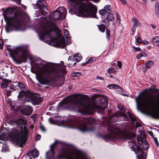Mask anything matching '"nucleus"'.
Returning a JSON list of instances; mask_svg holds the SVG:
<instances>
[{
    "label": "nucleus",
    "mask_w": 159,
    "mask_h": 159,
    "mask_svg": "<svg viewBox=\"0 0 159 159\" xmlns=\"http://www.w3.org/2000/svg\"><path fill=\"white\" fill-rule=\"evenodd\" d=\"M108 133L102 136V139L106 141L109 139H129L131 141L132 145L131 148L135 152L138 159H146L147 152L143 151L141 148L144 150H147L149 145L146 141V138L144 136L142 137L138 136L137 140L139 146L137 145L136 141V134L133 132H129L125 134L120 131L115 125H110L107 128Z\"/></svg>",
    "instance_id": "f257e3e1"
},
{
    "label": "nucleus",
    "mask_w": 159,
    "mask_h": 159,
    "mask_svg": "<svg viewBox=\"0 0 159 159\" xmlns=\"http://www.w3.org/2000/svg\"><path fill=\"white\" fill-rule=\"evenodd\" d=\"M39 61L36 65L40 70L43 71V78L39 81L41 84L57 87L63 84L65 78L63 76L66 74V66L41 59Z\"/></svg>",
    "instance_id": "f03ea898"
},
{
    "label": "nucleus",
    "mask_w": 159,
    "mask_h": 159,
    "mask_svg": "<svg viewBox=\"0 0 159 159\" xmlns=\"http://www.w3.org/2000/svg\"><path fill=\"white\" fill-rule=\"evenodd\" d=\"M61 106L70 110L80 113L83 115H90L93 109H100L103 111L107 106V100L106 98L100 100V104L97 106L95 104L92 106L88 101H83L80 98L71 97L65 98L61 102Z\"/></svg>",
    "instance_id": "7ed1b4c3"
},
{
    "label": "nucleus",
    "mask_w": 159,
    "mask_h": 159,
    "mask_svg": "<svg viewBox=\"0 0 159 159\" xmlns=\"http://www.w3.org/2000/svg\"><path fill=\"white\" fill-rule=\"evenodd\" d=\"M16 8L9 7L4 11V19L8 23L6 26L5 30L7 33L12 31H24L26 28L28 21L21 14L16 12Z\"/></svg>",
    "instance_id": "20e7f679"
},
{
    "label": "nucleus",
    "mask_w": 159,
    "mask_h": 159,
    "mask_svg": "<svg viewBox=\"0 0 159 159\" xmlns=\"http://www.w3.org/2000/svg\"><path fill=\"white\" fill-rule=\"evenodd\" d=\"M58 142L56 141L50 145V149L46 153V159H88L85 153L77 149L68 150L66 148L68 144L62 142L60 143L63 148L58 151V155L55 156L54 148Z\"/></svg>",
    "instance_id": "39448f33"
},
{
    "label": "nucleus",
    "mask_w": 159,
    "mask_h": 159,
    "mask_svg": "<svg viewBox=\"0 0 159 159\" xmlns=\"http://www.w3.org/2000/svg\"><path fill=\"white\" fill-rule=\"evenodd\" d=\"M10 124L12 125H20V130L16 128H12L8 134L9 139L13 143L22 146L26 141L28 131L26 127V124L22 119L11 120Z\"/></svg>",
    "instance_id": "423d86ee"
},
{
    "label": "nucleus",
    "mask_w": 159,
    "mask_h": 159,
    "mask_svg": "<svg viewBox=\"0 0 159 159\" xmlns=\"http://www.w3.org/2000/svg\"><path fill=\"white\" fill-rule=\"evenodd\" d=\"M50 17L48 18V20L46 17H41L40 18L39 26L38 29V31H37L39 39L45 42V38L48 36L51 38L52 37V28L55 25L54 22L51 20L54 21L55 20L63 19L60 14L59 12L56 10L50 15Z\"/></svg>",
    "instance_id": "0eeeda50"
},
{
    "label": "nucleus",
    "mask_w": 159,
    "mask_h": 159,
    "mask_svg": "<svg viewBox=\"0 0 159 159\" xmlns=\"http://www.w3.org/2000/svg\"><path fill=\"white\" fill-rule=\"evenodd\" d=\"M96 123L95 119L91 117L79 118L76 121L67 120L65 123L67 127L72 129H78L82 132H92L95 130L94 125Z\"/></svg>",
    "instance_id": "6e6552de"
},
{
    "label": "nucleus",
    "mask_w": 159,
    "mask_h": 159,
    "mask_svg": "<svg viewBox=\"0 0 159 159\" xmlns=\"http://www.w3.org/2000/svg\"><path fill=\"white\" fill-rule=\"evenodd\" d=\"M17 84L19 89L21 90L17 96L19 100L31 102L34 105L39 104L42 102V98L41 97L36 96L28 90L24 91L25 87L22 83H17Z\"/></svg>",
    "instance_id": "1a4fd4ad"
},
{
    "label": "nucleus",
    "mask_w": 159,
    "mask_h": 159,
    "mask_svg": "<svg viewBox=\"0 0 159 159\" xmlns=\"http://www.w3.org/2000/svg\"><path fill=\"white\" fill-rule=\"evenodd\" d=\"M29 56L28 47L24 45L16 47L12 54L13 60L18 64L25 62Z\"/></svg>",
    "instance_id": "9d476101"
},
{
    "label": "nucleus",
    "mask_w": 159,
    "mask_h": 159,
    "mask_svg": "<svg viewBox=\"0 0 159 159\" xmlns=\"http://www.w3.org/2000/svg\"><path fill=\"white\" fill-rule=\"evenodd\" d=\"M47 3L44 0H39L37 2L35 5H34V7L35 9H39L38 13H39L41 15L46 16L47 12L44 11L45 9L48 11V9L46 7Z\"/></svg>",
    "instance_id": "9b49d317"
},
{
    "label": "nucleus",
    "mask_w": 159,
    "mask_h": 159,
    "mask_svg": "<svg viewBox=\"0 0 159 159\" xmlns=\"http://www.w3.org/2000/svg\"><path fill=\"white\" fill-rule=\"evenodd\" d=\"M82 56L79 53L75 54L73 57H70L68 58L69 63L67 65L69 67H72L76 64V62L73 63L74 61L79 62L82 59Z\"/></svg>",
    "instance_id": "f8f14e48"
},
{
    "label": "nucleus",
    "mask_w": 159,
    "mask_h": 159,
    "mask_svg": "<svg viewBox=\"0 0 159 159\" xmlns=\"http://www.w3.org/2000/svg\"><path fill=\"white\" fill-rule=\"evenodd\" d=\"M103 22L105 23H108L109 21H113L114 19V16L112 13H107L104 15L101 16Z\"/></svg>",
    "instance_id": "ddd939ff"
},
{
    "label": "nucleus",
    "mask_w": 159,
    "mask_h": 159,
    "mask_svg": "<svg viewBox=\"0 0 159 159\" xmlns=\"http://www.w3.org/2000/svg\"><path fill=\"white\" fill-rule=\"evenodd\" d=\"M39 154V151L36 148H34L28 152L27 155L25 156V158L32 159V158H37Z\"/></svg>",
    "instance_id": "4468645a"
},
{
    "label": "nucleus",
    "mask_w": 159,
    "mask_h": 159,
    "mask_svg": "<svg viewBox=\"0 0 159 159\" xmlns=\"http://www.w3.org/2000/svg\"><path fill=\"white\" fill-rule=\"evenodd\" d=\"M6 74L1 75L0 74V79L2 80L3 82L1 84V87L2 88H5L8 87V83H11V81L4 78Z\"/></svg>",
    "instance_id": "2eb2a0df"
},
{
    "label": "nucleus",
    "mask_w": 159,
    "mask_h": 159,
    "mask_svg": "<svg viewBox=\"0 0 159 159\" xmlns=\"http://www.w3.org/2000/svg\"><path fill=\"white\" fill-rule=\"evenodd\" d=\"M111 11V6L110 5H107L105 6L103 9L99 10V12L101 16L104 15L105 14L110 13Z\"/></svg>",
    "instance_id": "dca6fc26"
},
{
    "label": "nucleus",
    "mask_w": 159,
    "mask_h": 159,
    "mask_svg": "<svg viewBox=\"0 0 159 159\" xmlns=\"http://www.w3.org/2000/svg\"><path fill=\"white\" fill-rule=\"evenodd\" d=\"M32 107L29 106H26L24 107L22 111L23 114L25 116H29L32 112Z\"/></svg>",
    "instance_id": "f3484780"
},
{
    "label": "nucleus",
    "mask_w": 159,
    "mask_h": 159,
    "mask_svg": "<svg viewBox=\"0 0 159 159\" xmlns=\"http://www.w3.org/2000/svg\"><path fill=\"white\" fill-rule=\"evenodd\" d=\"M125 117V116H119L118 114H116L114 115H113L111 116H110L109 117V121L110 122H115L118 121L120 120V119L119 117Z\"/></svg>",
    "instance_id": "a211bd4d"
},
{
    "label": "nucleus",
    "mask_w": 159,
    "mask_h": 159,
    "mask_svg": "<svg viewBox=\"0 0 159 159\" xmlns=\"http://www.w3.org/2000/svg\"><path fill=\"white\" fill-rule=\"evenodd\" d=\"M61 15L62 19H64L66 17L67 12L66 9L63 7H59L57 10Z\"/></svg>",
    "instance_id": "6ab92c4d"
},
{
    "label": "nucleus",
    "mask_w": 159,
    "mask_h": 159,
    "mask_svg": "<svg viewBox=\"0 0 159 159\" xmlns=\"http://www.w3.org/2000/svg\"><path fill=\"white\" fill-rule=\"evenodd\" d=\"M132 21L133 22V26L137 27L140 25V23L137 19L135 18H133L132 19Z\"/></svg>",
    "instance_id": "aec40b11"
},
{
    "label": "nucleus",
    "mask_w": 159,
    "mask_h": 159,
    "mask_svg": "<svg viewBox=\"0 0 159 159\" xmlns=\"http://www.w3.org/2000/svg\"><path fill=\"white\" fill-rule=\"evenodd\" d=\"M17 86V82H14L13 84L11 85V89L13 90H19Z\"/></svg>",
    "instance_id": "412c9836"
},
{
    "label": "nucleus",
    "mask_w": 159,
    "mask_h": 159,
    "mask_svg": "<svg viewBox=\"0 0 159 159\" xmlns=\"http://www.w3.org/2000/svg\"><path fill=\"white\" fill-rule=\"evenodd\" d=\"M107 87L110 89H117L120 88L118 85L114 84H110L107 86Z\"/></svg>",
    "instance_id": "4be33fe9"
},
{
    "label": "nucleus",
    "mask_w": 159,
    "mask_h": 159,
    "mask_svg": "<svg viewBox=\"0 0 159 159\" xmlns=\"http://www.w3.org/2000/svg\"><path fill=\"white\" fill-rule=\"evenodd\" d=\"M147 56V53L144 52H142L140 54H139L136 56V58L137 59H140L141 57H146Z\"/></svg>",
    "instance_id": "5701e85b"
},
{
    "label": "nucleus",
    "mask_w": 159,
    "mask_h": 159,
    "mask_svg": "<svg viewBox=\"0 0 159 159\" xmlns=\"http://www.w3.org/2000/svg\"><path fill=\"white\" fill-rule=\"evenodd\" d=\"M99 30L102 32H104L105 30V26L103 25H97Z\"/></svg>",
    "instance_id": "b1692460"
},
{
    "label": "nucleus",
    "mask_w": 159,
    "mask_h": 159,
    "mask_svg": "<svg viewBox=\"0 0 159 159\" xmlns=\"http://www.w3.org/2000/svg\"><path fill=\"white\" fill-rule=\"evenodd\" d=\"M154 64V62L153 61H150L147 62L146 64V66L147 68H150L151 67L152 65Z\"/></svg>",
    "instance_id": "393cba45"
},
{
    "label": "nucleus",
    "mask_w": 159,
    "mask_h": 159,
    "mask_svg": "<svg viewBox=\"0 0 159 159\" xmlns=\"http://www.w3.org/2000/svg\"><path fill=\"white\" fill-rule=\"evenodd\" d=\"M106 38L108 40H109L110 39L111 37L110 31L108 29H107L106 30Z\"/></svg>",
    "instance_id": "a878e982"
},
{
    "label": "nucleus",
    "mask_w": 159,
    "mask_h": 159,
    "mask_svg": "<svg viewBox=\"0 0 159 159\" xmlns=\"http://www.w3.org/2000/svg\"><path fill=\"white\" fill-rule=\"evenodd\" d=\"M64 34L66 38H70V36L69 34V31L67 29L64 30H63Z\"/></svg>",
    "instance_id": "bb28decb"
},
{
    "label": "nucleus",
    "mask_w": 159,
    "mask_h": 159,
    "mask_svg": "<svg viewBox=\"0 0 159 159\" xmlns=\"http://www.w3.org/2000/svg\"><path fill=\"white\" fill-rule=\"evenodd\" d=\"M152 42L154 43H157L159 42V36H156L152 38Z\"/></svg>",
    "instance_id": "cd10ccee"
},
{
    "label": "nucleus",
    "mask_w": 159,
    "mask_h": 159,
    "mask_svg": "<svg viewBox=\"0 0 159 159\" xmlns=\"http://www.w3.org/2000/svg\"><path fill=\"white\" fill-rule=\"evenodd\" d=\"M155 13L159 11V2H157L155 3Z\"/></svg>",
    "instance_id": "c85d7f7f"
},
{
    "label": "nucleus",
    "mask_w": 159,
    "mask_h": 159,
    "mask_svg": "<svg viewBox=\"0 0 159 159\" xmlns=\"http://www.w3.org/2000/svg\"><path fill=\"white\" fill-rule=\"evenodd\" d=\"M96 58L95 57H91L89 58L87 61L88 63H90L96 60Z\"/></svg>",
    "instance_id": "c756f323"
},
{
    "label": "nucleus",
    "mask_w": 159,
    "mask_h": 159,
    "mask_svg": "<svg viewBox=\"0 0 159 159\" xmlns=\"http://www.w3.org/2000/svg\"><path fill=\"white\" fill-rule=\"evenodd\" d=\"M118 108L121 110H122L123 112H125L126 109H125L123 107V106L120 105H118Z\"/></svg>",
    "instance_id": "7c9ffc66"
},
{
    "label": "nucleus",
    "mask_w": 159,
    "mask_h": 159,
    "mask_svg": "<svg viewBox=\"0 0 159 159\" xmlns=\"http://www.w3.org/2000/svg\"><path fill=\"white\" fill-rule=\"evenodd\" d=\"M72 76H73L77 77L80 75V73L79 72H74L71 73Z\"/></svg>",
    "instance_id": "2f4dec72"
},
{
    "label": "nucleus",
    "mask_w": 159,
    "mask_h": 159,
    "mask_svg": "<svg viewBox=\"0 0 159 159\" xmlns=\"http://www.w3.org/2000/svg\"><path fill=\"white\" fill-rule=\"evenodd\" d=\"M128 115L132 122H134L136 121L135 119L132 116L130 113H129Z\"/></svg>",
    "instance_id": "473e14b6"
},
{
    "label": "nucleus",
    "mask_w": 159,
    "mask_h": 159,
    "mask_svg": "<svg viewBox=\"0 0 159 159\" xmlns=\"http://www.w3.org/2000/svg\"><path fill=\"white\" fill-rule=\"evenodd\" d=\"M4 42L3 41L2 39H0V49H3V45L4 43Z\"/></svg>",
    "instance_id": "72a5a7b5"
},
{
    "label": "nucleus",
    "mask_w": 159,
    "mask_h": 159,
    "mask_svg": "<svg viewBox=\"0 0 159 159\" xmlns=\"http://www.w3.org/2000/svg\"><path fill=\"white\" fill-rule=\"evenodd\" d=\"M8 147L6 145H3L2 146V151L6 152L8 150Z\"/></svg>",
    "instance_id": "f704fd0d"
},
{
    "label": "nucleus",
    "mask_w": 159,
    "mask_h": 159,
    "mask_svg": "<svg viewBox=\"0 0 159 159\" xmlns=\"http://www.w3.org/2000/svg\"><path fill=\"white\" fill-rule=\"evenodd\" d=\"M153 140L155 142V143L156 145L158 146H159V144L158 143L157 139L156 137L153 138Z\"/></svg>",
    "instance_id": "c9c22d12"
},
{
    "label": "nucleus",
    "mask_w": 159,
    "mask_h": 159,
    "mask_svg": "<svg viewBox=\"0 0 159 159\" xmlns=\"http://www.w3.org/2000/svg\"><path fill=\"white\" fill-rule=\"evenodd\" d=\"M108 71L109 73H113L115 71V70L113 68H109Z\"/></svg>",
    "instance_id": "e433bc0d"
},
{
    "label": "nucleus",
    "mask_w": 159,
    "mask_h": 159,
    "mask_svg": "<svg viewBox=\"0 0 159 159\" xmlns=\"http://www.w3.org/2000/svg\"><path fill=\"white\" fill-rule=\"evenodd\" d=\"M136 42L138 43H140L142 42V39L141 38L138 37L136 39Z\"/></svg>",
    "instance_id": "4c0bfd02"
},
{
    "label": "nucleus",
    "mask_w": 159,
    "mask_h": 159,
    "mask_svg": "<svg viewBox=\"0 0 159 159\" xmlns=\"http://www.w3.org/2000/svg\"><path fill=\"white\" fill-rule=\"evenodd\" d=\"M117 66L118 67L120 68H121L122 66V63L121 61H117Z\"/></svg>",
    "instance_id": "58836bf2"
},
{
    "label": "nucleus",
    "mask_w": 159,
    "mask_h": 159,
    "mask_svg": "<svg viewBox=\"0 0 159 159\" xmlns=\"http://www.w3.org/2000/svg\"><path fill=\"white\" fill-rule=\"evenodd\" d=\"M116 20L118 21V23H119L120 21V17L117 13L116 14Z\"/></svg>",
    "instance_id": "ea45409f"
},
{
    "label": "nucleus",
    "mask_w": 159,
    "mask_h": 159,
    "mask_svg": "<svg viewBox=\"0 0 159 159\" xmlns=\"http://www.w3.org/2000/svg\"><path fill=\"white\" fill-rule=\"evenodd\" d=\"M133 48L135 52L139 51L140 50V48L139 47H135L134 46L133 47Z\"/></svg>",
    "instance_id": "a19ab883"
},
{
    "label": "nucleus",
    "mask_w": 159,
    "mask_h": 159,
    "mask_svg": "<svg viewBox=\"0 0 159 159\" xmlns=\"http://www.w3.org/2000/svg\"><path fill=\"white\" fill-rule=\"evenodd\" d=\"M41 138V136L39 134L37 135L35 138V140L36 141L39 140Z\"/></svg>",
    "instance_id": "79ce46f5"
},
{
    "label": "nucleus",
    "mask_w": 159,
    "mask_h": 159,
    "mask_svg": "<svg viewBox=\"0 0 159 159\" xmlns=\"http://www.w3.org/2000/svg\"><path fill=\"white\" fill-rule=\"evenodd\" d=\"M70 38H66V43L68 45L69 44H70Z\"/></svg>",
    "instance_id": "37998d69"
},
{
    "label": "nucleus",
    "mask_w": 159,
    "mask_h": 159,
    "mask_svg": "<svg viewBox=\"0 0 159 159\" xmlns=\"http://www.w3.org/2000/svg\"><path fill=\"white\" fill-rule=\"evenodd\" d=\"M136 28H137V27L135 26H133V27H132V31L133 33L135 32Z\"/></svg>",
    "instance_id": "c03bdc74"
},
{
    "label": "nucleus",
    "mask_w": 159,
    "mask_h": 159,
    "mask_svg": "<svg viewBox=\"0 0 159 159\" xmlns=\"http://www.w3.org/2000/svg\"><path fill=\"white\" fill-rule=\"evenodd\" d=\"M40 129L43 131V132H45V128H44V127L42 126V125H40Z\"/></svg>",
    "instance_id": "a18cd8bd"
},
{
    "label": "nucleus",
    "mask_w": 159,
    "mask_h": 159,
    "mask_svg": "<svg viewBox=\"0 0 159 159\" xmlns=\"http://www.w3.org/2000/svg\"><path fill=\"white\" fill-rule=\"evenodd\" d=\"M136 127H138L141 126V125L140 123L139 122H136L135 123Z\"/></svg>",
    "instance_id": "49530a36"
},
{
    "label": "nucleus",
    "mask_w": 159,
    "mask_h": 159,
    "mask_svg": "<svg viewBox=\"0 0 159 159\" xmlns=\"http://www.w3.org/2000/svg\"><path fill=\"white\" fill-rule=\"evenodd\" d=\"M14 1H15L17 4H20L21 2V0H13Z\"/></svg>",
    "instance_id": "de8ad7c7"
},
{
    "label": "nucleus",
    "mask_w": 159,
    "mask_h": 159,
    "mask_svg": "<svg viewBox=\"0 0 159 159\" xmlns=\"http://www.w3.org/2000/svg\"><path fill=\"white\" fill-rule=\"evenodd\" d=\"M11 92H12L11 91H7V96H10L11 95Z\"/></svg>",
    "instance_id": "09e8293b"
},
{
    "label": "nucleus",
    "mask_w": 159,
    "mask_h": 159,
    "mask_svg": "<svg viewBox=\"0 0 159 159\" xmlns=\"http://www.w3.org/2000/svg\"><path fill=\"white\" fill-rule=\"evenodd\" d=\"M121 3L124 4H126V2L125 0H120Z\"/></svg>",
    "instance_id": "8fccbe9b"
},
{
    "label": "nucleus",
    "mask_w": 159,
    "mask_h": 159,
    "mask_svg": "<svg viewBox=\"0 0 159 159\" xmlns=\"http://www.w3.org/2000/svg\"><path fill=\"white\" fill-rule=\"evenodd\" d=\"M48 110L49 111H54V108L53 106H51L49 107Z\"/></svg>",
    "instance_id": "3c124183"
},
{
    "label": "nucleus",
    "mask_w": 159,
    "mask_h": 159,
    "mask_svg": "<svg viewBox=\"0 0 159 159\" xmlns=\"http://www.w3.org/2000/svg\"><path fill=\"white\" fill-rule=\"evenodd\" d=\"M151 25L152 27V29H155L156 27V25L152 24H151Z\"/></svg>",
    "instance_id": "603ef678"
},
{
    "label": "nucleus",
    "mask_w": 159,
    "mask_h": 159,
    "mask_svg": "<svg viewBox=\"0 0 159 159\" xmlns=\"http://www.w3.org/2000/svg\"><path fill=\"white\" fill-rule=\"evenodd\" d=\"M48 120L51 124H52L53 123V120L52 119L49 118L48 119Z\"/></svg>",
    "instance_id": "864d4df0"
},
{
    "label": "nucleus",
    "mask_w": 159,
    "mask_h": 159,
    "mask_svg": "<svg viewBox=\"0 0 159 159\" xmlns=\"http://www.w3.org/2000/svg\"><path fill=\"white\" fill-rule=\"evenodd\" d=\"M96 79H98V80H103V79L102 78V77H100V76H97Z\"/></svg>",
    "instance_id": "5fc2aeb1"
},
{
    "label": "nucleus",
    "mask_w": 159,
    "mask_h": 159,
    "mask_svg": "<svg viewBox=\"0 0 159 159\" xmlns=\"http://www.w3.org/2000/svg\"><path fill=\"white\" fill-rule=\"evenodd\" d=\"M148 134L151 135V136H153V133L151 131H148Z\"/></svg>",
    "instance_id": "6e6d98bb"
},
{
    "label": "nucleus",
    "mask_w": 159,
    "mask_h": 159,
    "mask_svg": "<svg viewBox=\"0 0 159 159\" xmlns=\"http://www.w3.org/2000/svg\"><path fill=\"white\" fill-rule=\"evenodd\" d=\"M5 74H6V75H5V76H7V74L6 73H4L3 71H2V72H1L0 73V74H1V75H4Z\"/></svg>",
    "instance_id": "4d7b16f0"
},
{
    "label": "nucleus",
    "mask_w": 159,
    "mask_h": 159,
    "mask_svg": "<svg viewBox=\"0 0 159 159\" xmlns=\"http://www.w3.org/2000/svg\"><path fill=\"white\" fill-rule=\"evenodd\" d=\"M87 63H88L87 61L86 62H84V63H82V66H85Z\"/></svg>",
    "instance_id": "13d9d810"
},
{
    "label": "nucleus",
    "mask_w": 159,
    "mask_h": 159,
    "mask_svg": "<svg viewBox=\"0 0 159 159\" xmlns=\"http://www.w3.org/2000/svg\"><path fill=\"white\" fill-rule=\"evenodd\" d=\"M142 1L143 2V4L145 5L146 4V1H147V0H142Z\"/></svg>",
    "instance_id": "bf43d9fd"
},
{
    "label": "nucleus",
    "mask_w": 159,
    "mask_h": 159,
    "mask_svg": "<svg viewBox=\"0 0 159 159\" xmlns=\"http://www.w3.org/2000/svg\"><path fill=\"white\" fill-rule=\"evenodd\" d=\"M63 48H64L66 46V44L65 43V42L64 41L63 42Z\"/></svg>",
    "instance_id": "052dcab7"
},
{
    "label": "nucleus",
    "mask_w": 159,
    "mask_h": 159,
    "mask_svg": "<svg viewBox=\"0 0 159 159\" xmlns=\"http://www.w3.org/2000/svg\"><path fill=\"white\" fill-rule=\"evenodd\" d=\"M157 16L159 18V11L155 13Z\"/></svg>",
    "instance_id": "680f3d73"
},
{
    "label": "nucleus",
    "mask_w": 159,
    "mask_h": 159,
    "mask_svg": "<svg viewBox=\"0 0 159 159\" xmlns=\"http://www.w3.org/2000/svg\"><path fill=\"white\" fill-rule=\"evenodd\" d=\"M21 5V6H22V7H23V8H24V9H26V6H24V5H23V4H22V5Z\"/></svg>",
    "instance_id": "e2e57ef3"
},
{
    "label": "nucleus",
    "mask_w": 159,
    "mask_h": 159,
    "mask_svg": "<svg viewBox=\"0 0 159 159\" xmlns=\"http://www.w3.org/2000/svg\"><path fill=\"white\" fill-rule=\"evenodd\" d=\"M72 87L70 85H69L68 87V89H72Z\"/></svg>",
    "instance_id": "0e129e2a"
},
{
    "label": "nucleus",
    "mask_w": 159,
    "mask_h": 159,
    "mask_svg": "<svg viewBox=\"0 0 159 159\" xmlns=\"http://www.w3.org/2000/svg\"><path fill=\"white\" fill-rule=\"evenodd\" d=\"M34 127V125H31L30 126V128L31 129H33Z\"/></svg>",
    "instance_id": "69168bd1"
},
{
    "label": "nucleus",
    "mask_w": 159,
    "mask_h": 159,
    "mask_svg": "<svg viewBox=\"0 0 159 159\" xmlns=\"http://www.w3.org/2000/svg\"><path fill=\"white\" fill-rule=\"evenodd\" d=\"M122 95L124 96H127V95H126L125 93H123L122 94Z\"/></svg>",
    "instance_id": "338daca9"
},
{
    "label": "nucleus",
    "mask_w": 159,
    "mask_h": 159,
    "mask_svg": "<svg viewBox=\"0 0 159 159\" xmlns=\"http://www.w3.org/2000/svg\"><path fill=\"white\" fill-rule=\"evenodd\" d=\"M110 78H112V77H113V75H110Z\"/></svg>",
    "instance_id": "774afa93"
}]
</instances>
